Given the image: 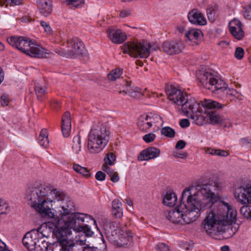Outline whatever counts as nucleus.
Masks as SVG:
<instances>
[{"label": "nucleus", "instance_id": "obj_63", "mask_svg": "<svg viewBox=\"0 0 251 251\" xmlns=\"http://www.w3.org/2000/svg\"><path fill=\"white\" fill-rule=\"evenodd\" d=\"M187 156V154L185 153H176L175 155V157L176 158H184Z\"/></svg>", "mask_w": 251, "mask_h": 251}, {"label": "nucleus", "instance_id": "obj_7", "mask_svg": "<svg viewBox=\"0 0 251 251\" xmlns=\"http://www.w3.org/2000/svg\"><path fill=\"white\" fill-rule=\"evenodd\" d=\"M165 91L170 100L181 106V110H201L200 103H198L195 98L188 96L187 93L173 86H167Z\"/></svg>", "mask_w": 251, "mask_h": 251}, {"label": "nucleus", "instance_id": "obj_16", "mask_svg": "<svg viewBox=\"0 0 251 251\" xmlns=\"http://www.w3.org/2000/svg\"><path fill=\"white\" fill-rule=\"evenodd\" d=\"M229 28L231 34L237 40H241L244 36L240 21L236 19L231 20L229 23Z\"/></svg>", "mask_w": 251, "mask_h": 251}, {"label": "nucleus", "instance_id": "obj_1", "mask_svg": "<svg viewBox=\"0 0 251 251\" xmlns=\"http://www.w3.org/2000/svg\"><path fill=\"white\" fill-rule=\"evenodd\" d=\"M210 184L198 185L185 189L180 198V208L184 212V224L195 221L201 212L210 208L217 201Z\"/></svg>", "mask_w": 251, "mask_h": 251}, {"label": "nucleus", "instance_id": "obj_22", "mask_svg": "<svg viewBox=\"0 0 251 251\" xmlns=\"http://www.w3.org/2000/svg\"><path fill=\"white\" fill-rule=\"evenodd\" d=\"M184 115L193 120V122L198 125L202 126L207 123L206 117L201 115L202 111H182Z\"/></svg>", "mask_w": 251, "mask_h": 251}, {"label": "nucleus", "instance_id": "obj_31", "mask_svg": "<svg viewBox=\"0 0 251 251\" xmlns=\"http://www.w3.org/2000/svg\"><path fill=\"white\" fill-rule=\"evenodd\" d=\"M176 201L177 197L173 192H167L163 199V203L169 207L173 206Z\"/></svg>", "mask_w": 251, "mask_h": 251}, {"label": "nucleus", "instance_id": "obj_43", "mask_svg": "<svg viewBox=\"0 0 251 251\" xmlns=\"http://www.w3.org/2000/svg\"><path fill=\"white\" fill-rule=\"evenodd\" d=\"M23 3V0H0V5L2 6L5 3L11 6L19 5Z\"/></svg>", "mask_w": 251, "mask_h": 251}, {"label": "nucleus", "instance_id": "obj_20", "mask_svg": "<svg viewBox=\"0 0 251 251\" xmlns=\"http://www.w3.org/2000/svg\"><path fill=\"white\" fill-rule=\"evenodd\" d=\"M183 212L184 211L183 209H180L179 205L175 209L168 212L167 218L173 223L183 225L184 224Z\"/></svg>", "mask_w": 251, "mask_h": 251}, {"label": "nucleus", "instance_id": "obj_46", "mask_svg": "<svg viewBox=\"0 0 251 251\" xmlns=\"http://www.w3.org/2000/svg\"><path fill=\"white\" fill-rule=\"evenodd\" d=\"M155 137L156 136L154 134L150 133L145 135L143 137V139L145 142L149 143L153 141Z\"/></svg>", "mask_w": 251, "mask_h": 251}, {"label": "nucleus", "instance_id": "obj_2", "mask_svg": "<svg viewBox=\"0 0 251 251\" xmlns=\"http://www.w3.org/2000/svg\"><path fill=\"white\" fill-rule=\"evenodd\" d=\"M54 216V215L52 217H50V221L36 229L39 240H43L44 237L48 238L50 236V232H53L55 235V233L58 230L61 229L66 230L67 228L71 230H73L75 232H81L87 237H91L94 234V232L88 225H83V223L86 219L93 221L94 224L99 229L96 221L88 214L76 213L71 215L68 219L65 221V226L62 225L61 220L55 219Z\"/></svg>", "mask_w": 251, "mask_h": 251}, {"label": "nucleus", "instance_id": "obj_24", "mask_svg": "<svg viewBox=\"0 0 251 251\" xmlns=\"http://www.w3.org/2000/svg\"><path fill=\"white\" fill-rule=\"evenodd\" d=\"M189 22L196 25H204L206 23V20L202 14L197 9H194L188 14Z\"/></svg>", "mask_w": 251, "mask_h": 251}, {"label": "nucleus", "instance_id": "obj_8", "mask_svg": "<svg viewBox=\"0 0 251 251\" xmlns=\"http://www.w3.org/2000/svg\"><path fill=\"white\" fill-rule=\"evenodd\" d=\"M159 48L157 45L151 46L147 42L126 43L123 46L124 52L128 53L134 57L147 58L151 51L156 50Z\"/></svg>", "mask_w": 251, "mask_h": 251}, {"label": "nucleus", "instance_id": "obj_11", "mask_svg": "<svg viewBox=\"0 0 251 251\" xmlns=\"http://www.w3.org/2000/svg\"><path fill=\"white\" fill-rule=\"evenodd\" d=\"M20 51L27 55L35 58H45L49 53L47 50L39 45L32 42L31 40L26 38V44L23 47H20Z\"/></svg>", "mask_w": 251, "mask_h": 251}, {"label": "nucleus", "instance_id": "obj_17", "mask_svg": "<svg viewBox=\"0 0 251 251\" xmlns=\"http://www.w3.org/2000/svg\"><path fill=\"white\" fill-rule=\"evenodd\" d=\"M66 234H72V230L69 229L64 230L61 229L58 230L55 233V236L57 240L56 242L57 251H71L68 245L63 247L62 243H65V238H66Z\"/></svg>", "mask_w": 251, "mask_h": 251}, {"label": "nucleus", "instance_id": "obj_41", "mask_svg": "<svg viewBox=\"0 0 251 251\" xmlns=\"http://www.w3.org/2000/svg\"><path fill=\"white\" fill-rule=\"evenodd\" d=\"M97 247H91L87 245L88 251H106V245L103 240Z\"/></svg>", "mask_w": 251, "mask_h": 251}, {"label": "nucleus", "instance_id": "obj_4", "mask_svg": "<svg viewBox=\"0 0 251 251\" xmlns=\"http://www.w3.org/2000/svg\"><path fill=\"white\" fill-rule=\"evenodd\" d=\"M220 211L216 214L210 211L203 221V228L208 234H216L222 230V226L231 225L236 221V210L227 203L223 201L220 206Z\"/></svg>", "mask_w": 251, "mask_h": 251}, {"label": "nucleus", "instance_id": "obj_35", "mask_svg": "<svg viewBox=\"0 0 251 251\" xmlns=\"http://www.w3.org/2000/svg\"><path fill=\"white\" fill-rule=\"evenodd\" d=\"M73 168L75 172L79 173L87 178H88L91 176V173L86 168L81 167V166L76 164L73 165Z\"/></svg>", "mask_w": 251, "mask_h": 251}, {"label": "nucleus", "instance_id": "obj_36", "mask_svg": "<svg viewBox=\"0 0 251 251\" xmlns=\"http://www.w3.org/2000/svg\"><path fill=\"white\" fill-rule=\"evenodd\" d=\"M72 149L75 154L78 153L81 150V139L79 135L75 136L73 140Z\"/></svg>", "mask_w": 251, "mask_h": 251}, {"label": "nucleus", "instance_id": "obj_64", "mask_svg": "<svg viewBox=\"0 0 251 251\" xmlns=\"http://www.w3.org/2000/svg\"><path fill=\"white\" fill-rule=\"evenodd\" d=\"M6 245L0 239V251H4L7 250V249H6Z\"/></svg>", "mask_w": 251, "mask_h": 251}, {"label": "nucleus", "instance_id": "obj_30", "mask_svg": "<svg viewBox=\"0 0 251 251\" xmlns=\"http://www.w3.org/2000/svg\"><path fill=\"white\" fill-rule=\"evenodd\" d=\"M122 203L118 199H115L112 203V212L115 217L120 218L123 216Z\"/></svg>", "mask_w": 251, "mask_h": 251}, {"label": "nucleus", "instance_id": "obj_29", "mask_svg": "<svg viewBox=\"0 0 251 251\" xmlns=\"http://www.w3.org/2000/svg\"><path fill=\"white\" fill-rule=\"evenodd\" d=\"M201 102L203 108L207 110L223 109L226 106L225 104L210 99H204L203 101H201Z\"/></svg>", "mask_w": 251, "mask_h": 251}, {"label": "nucleus", "instance_id": "obj_49", "mask_svg": "<svg viewBox=\"0 0 251 251\" xmlns=\"http://www.w3.org/2000/svg\"><path fill=\"white\" fill-rule=\"evenodd\" d=\"M244 16L247 19L251 20V5L244 8Z\"/></svg>", "mask_w": 251, "mask_h": 251}, {"label": "nucleus", "instance_id": "obj_45", "mask_svg": "<svg viewBox=\"0 0 251 251\" xmlns=\"http://www.w3.org/2000/svg\"><path fill=\"white\" fill-rule=\"evenodd\" d=\"M244 55V50L241 47H237L234 52L235 57L238 60H240L243 58Z\"/></svg>", "mask_w": 251, "mask_h": 251}, {"label": "nucleus", "instance_id": "obj_54", "mask_svg": "<svg viewBox=\"0 0 251 251\" xmlns=\"http://www.w3.org/2000/svg\"><path fill=\"white\" fill-rule=\"evenodd\" d=\"M143 96H147L151 99L159 97L158 94L157 93L155 92H149L147 91L144 92L143 94Z\"/></svg>", "mask_w": 251, "mask_h": 251}, {"label": "nucleus", "instance_id": "obj_61", "mask_svg": "<svg viewBox=\"0 0 251 251\" xmlns=\"http://www.w3.org/2000/svg\"><path fill=\"white\" fill-rule=\"evenodd\" d=\"M242 142L244 146L251 149V140L243 138L242 139Z\"/></svg>", "mask_w": 251, "mask_h": 251}, {"label": "nucleus", "instance_id": "obj_40", "mask_svg": "<svg viewBox=\"0 0 251 251\" xmlns=\"http://www.w3.org/2000/svg\"><path fill=\"white\" fill-rule=\"evenodd\" d=\"M34 88L38 99L41 100L42 97L46 94V88L42 87L39 84H37Z\"/></svg>", "mask_w": 251, "mask_h": 251}, {"label": "nucleus", "instance_id": "obj_47", "mask_svg": "<svg viewBox=\"0 0 251 251\" xmlns=\"http://www.w3.org/2000/svg\"><path fill=\"white\" fill-rule=\"evenodd\" d=\"M41 25L44 28L45 31L47 34H50L52 32V29L49 24L44 21H40Z\"/></svg>", "mask_w": 251, "mask_h": 251}, {"label": "nucleus", "instance_id": "obj_9", "mask_svg": "<svg viewBox=\"0 0 251 251\" xmlns=\"http://www.w3.org/2000/svg\"><path fill=\"white\" fill-rule=\"evenodd\" d=\"M234 196L238 202L244 206L240 209L241 214L247 219H251V185H242L235 188Z\"/></svg>", "mask_w": 251, "mask_h": 251}, {"label": "nucleus", "instance_id": "obj_62", "mask_svg": "<svg viewBox=\"0 0 251 251\" xmlns=\"http://www.w3.org/2000/svg\"><path fill=\"white\" fill-rule=\"evenodd\" d=\"M130 14V11L123 10H122L120 13V16L121 18H125L128 16Z\"/></svg>", "mask_w": 251, "mask_h": 251}, {"label": "nucleus", "instance_id": "obj_34", "mask_svg": "<svg viewBox=\"0 0 251 251\" xmlns=\"http://www.w3.org/2000/svg\"><path fill=\"white\" fill-rule=\"evenodd\" d=\"M205 114L207 115L210 120V123L213 125L219 124L222 123V118L218 114H215L213 111L207 112L205 111Z\"/></svg>", "mask_w": 251, "mask_h": 251}, {"label": "nucleus", "instance_id": "obj_13", "mask_svg": "<svg viewBox=\"0 0 251 251\" xmlns=\"http://www.w3.org/2000/svg\"><path fill=\"white\" fill-rule=\"evenodd\" d=\"M163 50L166 53L173 55L181 52L184 48L183 42L180 40L165 41L162 45Z\"/></svg>", "mask_w": 251, "mask_h": 251}, {"label": "nucleus", "instance_id": "obj_53", "mask_svg": "<svg viewBox=\"0 0 251 251\" xmlns=\"http://www.w3.org/2000/svg\"><path fill=\"white\" fill-rule=\"evenodd\" d=\"M110 177V180L114 183L117 182L120 180V177L119 176V174L116 172H113V173L111 174V175L109 176Z\"/></svg>", "mask_w": 251, "mask_h": 251}, {"label": "nucleus", "instance_id": "obj_23", "mask_svg": "<svg viewBox=\"0 0 251 251\" xmlns=\"http://www.w3.org/2000/svg\"><path fill=\"white\" fill-rule=\"evenodd\" d=\"M61 130L64 137L70 136L71 130V114L68 111H66L63 114L62 118Z\"/></svg>", "mask_w": 251, "mask_h": 251}, {"label": "nucleus", "instance_id": "obj_15", "mask_svg": "<svg viewBox=\"0 0 251 251\" xmlns=\"http://www.w3.org/2000/svg\"><path fill=\"white\" fill-rule=\"evenodd\" d=\"M107 32L109 39L113 43L120 44L126 39V33L120 29L110 27L107 30Z\"/></svg>", "mask_w": 251, "mask_h": 251}, {"label": "nucleus", "instance_id": "obj_12", "mask_svg": "<svg viewBox=\"0 0 251 251\" xmlns=\"http://www.w3.org/2000/svg\"><path fill=\"white\" fill-rule=\"evenodd\" d=\"M71 49L68 52L63 50H57L56 52L60 55L66 57H75L79 56H82L85 53V49L82 42L76 38H73L70 41Z\"/></svg>", "mask_w": 251, "mask_h": 251}, {"label": "nucleus", "instance_id": "obj_39", "mask_svg": "<svg viewBox=\"0 0 251 251\" xmlns=\"http://www.w3.org/2000/svg\"><path fill=\"white\" fill-rule=\"evenodd\" d=\"M161 134L167 137L174 138L175 136L176 132L174 129L170 126H165L161 129Z\"/></svg>", "mask_w": 251, "mask_h": 251}, {"label": "nucleus", "instance_id": "obj_26", "mask_svg": "<svg viewBox=\"0 0 251 251\" xmlns=\"http://www.w3.org/2000/svg\"><path fill=\"white\" fill-rule=\"evenodd\" d=\"M202 36V32L198 29H192L187 31L185 34L186 42L191 41L195 44L201 40Z\"/></svg>", "mask_w": 251, "mask_h": 251}, {"label": "nucleus", "instance_id": "obj_19", "mask_svg": "<svg viewBox=\"0 0 251 251\" xmlns=\"http://www.w3.org/2000/svg\"><path fill=\"white\" fill-rule=\"evenodd\" d=\"M160 154L159 149L155 147H150L142 151L138 157L140 161L149 160L157 157Z\"/></svg>", "mask_w": 251, "mask_h": 251}, {"label": "nucleus", "instance_id": "obj_33", "mask_svg": "<svg viewBox=\"0 0 251 251\" xmlns=\"http://www.w3.org/2000/svg\"><path fill=\"white\" fill-rule=\"evenodd\" d=\"M38 141L40 145L45 148H47L49 146V141L46 129L41 130L38 138Z\"/></svg>", "mask_w": 251, "mask_h": 251}, {"label": "nucleus", "instance_id": "obj_27", "mask_svg": "<svg viewBox=\"0 0 251 251\" xmlns=\"http://www.w3.org/2000/svg\"><path fill=\"white\" fill-rule=\"evenodd\" d=\"M124 85H126V88L122 91H120L119 93H123L125 95L128 94L131 97L136 99H140L142 97L143 94L141 92L140 88H136L133 90L130 87V82H125Z\"/></svg>", "mask_w": 251, "mask_h": 251}, {"label": "nucleus", "instance_id": "obj_5", "mask_svg": "<svg viewBox=\"0 0 251 251\" xmlns=\"http://www.w3.org/2000/svg\"><path fill=\"white\" fill-rule=\"evenodd\" d=\"M197 77L203 86L212 92L220 91L226 95H230L236 97L238 92L231 89H227V85L212 73L211 70H200L197 74Z\"/></svg>", "mask_w": 251, "mask_h": 251}, {"label": "nucleus", "instance_id": "obj_18", "mask_svg": "<svg viewBox=\"0 0 251 251\" xmlns=\"http://www.w3.org/2000/svg\"><path fill=\"white\" fill-rule=\"evenodd\" d=\"M119 233V241H117V244L120 247H128L133 244V233L128 230H120Z\"/></svg>", "mask_w": 251, "mask_h": 251}, {"label": "nucleus", "instance_id": "obj_42", "mask_svg": "<svg viewBox=\"0 0 251 251\" xmlns=\"http://www.w3.org/2000/svg\"><path fill=\"white\" fill-rule=\"evenodd\" d=\"M67 5L77 8L81 7L84 3V0H66Z\"/></svg>", "mask_w": 251, "mask_h": 251}, {"label": "nucleus", "instance_id": "obj_52", "mask_svg": "<svg viewBox=\"0 0 251 251\" xmlns=\"http://www.w3.org/2000/svg\"><path fill=\"white\" fill-rule=\"evenodd\" d=\"M105 177L106 175L105 173L100 171H98L95 175L96 179L99 181L104 180L105 178Z\"/></svg>", "mask_w": 251, "mask_h": 251}, {"label": "nucleus", "instance_id": "obj_50", "mask_svg": "<svg viewBox=\"0 0 251 251\" xmlns=\"http://www.w3.org/2000/svg\"><path fill=\"white\" fill-rule=\"evenodd\" d=\"M7 204L2 200L0 199V214L5 213Z\"/></svg>", "mask_w": 251, "mask_h": 251}, {"label": "nucleus", "instance_id": "obj_32", "mask_svg": "<svg viewBox=\"0 0 251 251\" xmlns=\"http://www.w3.org/2000/svg\"><path fill=\"white\" fill-rule=\"evenodd\" d=\"M145 116L144 115H141L138 120V126L140 130L143 132H146L148 131V129L151 127L152 126L151 122H149L148 121H145Z\"/></svg>", "mask_w": 251, "mask_h": 251}, {"label": "nucleus", "instance_id": "obj_44", "mask_svg": "<svg viewBox=\"0 0 251 251\" xmlns=\"http://www.w3.org/2000/svg\"><path fill=\"white\" fill-rule=\"evenodd\" d=\"M116 159V156L112 152H109L107 154L106 156L104 158V164L108 165H112L113 164L114 162Z\"/></svg>", "mask_w": 251, "mask_h": 251}, {"label": "nucleus", "instance_id": "obj_57", "mask_svg": "<svg viewBox=\"0 0 251 251\" xmlns=\"http://www.w3.org/2000/svg\"><path fill=\"white\" fill-rule=\"evenodd\" d=\"M180 126L182 128H186L190 126V122L187 119H183L180 121Z\"/></svg>", "mask_w": 251, "mask_h": 251}, {"label": "nucleus", "instance_id": "obj_6", "mask_svg": "<svg viewBox=\"0 0 251 251\" xmlns=\"http://www.w3.org/2000/svg\"><path fill=\"white\" fill-rule=\"evenodd\" d=\"M110 134L109 128L103 125L92 129L88 138V151L94 153L100 152L108 143Z\"/></svg>", "mask_w": 251, "mask_h": 251}, {"label": "nucleus", "instance_id": "obj_58", "mask_svg": "<svg viewBox=\"0 0 251 251\" xmlns=\"http://www.w3.org/2000/svg\"><path fill=\"white\" fill-rule=\"evenodd\" d=\"M216 155L219 156L226 157L228 155V153L226 151L217 149Z\"/></svg>", "mask_w": 251, "mask_h": 251}, {"label": "nucleus", "instance_id": "obj_28", "mask_svg": "<svg viewBox=\"0 0 251 251\" xmlns=\"http://www.w3.org/2000/svg\"><path fill=\"white\" fill-rule=\"evenodd\" d=\"M7 42L12 47L20 50V47L26 44V38L23 36H13L7 38Z\"/></svg>", "mask_w": 251, "mask_h": 251}, {"label": "nucleus", "instance_id": "obj_55", "mask_svg": "<svg viewBox=\"0 0 251 251\" xmlns=\"http://www.w3.org/2000/svg\"><path fill=\"white\" fill-rule=\"evenodd\" d=\"M186 144V143L185 141L180 140H179L176 143V144L175 147L176 149H179V150L183 149V148H185Z\"/></svg>", "mask_w": 251, "mask_h": 251}, {"label": "nucleus", "instance_id": "obj_56", "mask_svg": "<svg viewBox=\"0 0 251 251\" xmlns=\"http://www.w3.org/2000/svg\"><path fill=\"white\" fill-rule=\"evenodd\" d=\"M108 165L103 164L102 166L101 169L102 170L106 172L107 175L109 176L111 175L112 173L114 172L113 170H112L109 166Z\"/></svg>", "mask_w": 251, "mask_h": 251}, {"label": "nucleus", "instance_id": "obj_38", "mask_svg": "<svg viewBox=\"0 0 251 251\" xmlns=\"http://www.w3.org/2000/svg\"><path fill=\"white\" fill-rule=\"evenodd\" d=\"M122 74V70L117 68L112 70L107 75L108 79L110 80L113 81L119 78Z\"/></svg>", "mask_w": 251, "mask_h": 251}, {"label": "nucleus", "instance_id": "obj_48", "mask_svg": "<svg viewBox=\"0 0 251 251\" xmlns=\"http://www.w3.org/2000/svg\"><path fill=\"white\" fill-rule=\"evenodd\" d=\"M156 249L158 251H169V246L163 243H160L156 245Z\"/></svg>", "mask_w": 251, "mask_h": 251}, {"label": "nucleus", "instance_id": "obj_51", "mask_svg": "<svg viewBox=\"0 0 251 251\" xmlns=\"http://www.w3.org/2000/svg\"><path fill=\"white\" fill-rule=\"evenodd\" d=\"M9 98L7 95H2L0 97V102L2 106L8 105L9 103Z\"/></svg>", "mask_w": 251, "mask_h": 251}, {"label": "nucleus", "instance_id": "obj_37", "mask_svg": "<svg viewBox=\"0 0 251 251\" xmlns=\"http://www.w3.org/2000/svg\"><path fill=\"white\" fill-rule=\"evenodd\" d=\"M144 116L145 120L148 121L150 120V121L149 122H151V124L152 123H159L160 121L163 122L162 117L157 114L151 113L150 114L144 115Z\"/></svg>", "mask_w": 251, "mask_h": 251}, {"label": "nucleus", "instance_id": "obj_25", "mask_svg": "<svg viewBox=\"0 0 251 251\" xmlns=\"http://www.w3.org/2000/svg\"><path fill=\"white\" fill-rule=\"evenodd\" d=\"M71 234H66V238H65V243H62L63 247L68 245L71 251H88L87 245L85 246H82L83 241H80L79 242L74 243V241L69 239V236Z\"/></svg>", "mask_w": 251, "mask_h": 251}, {"label": "nucleus", "instance_id": "obj_10", "mask_svg": "<svg viewBox=\"0 0 251 251\" xmlns=\"http://www.w3.org/2000/svg\"><path fill=\"white\" fill-rule=\"evenodd\" d=\"M54 199V201L53 202L57 201L60 203V206L62 210L59 211L62 221L60 220L62 224L63 223V226H65V221L67 220L71 215L78 213L73 212L75 210V204L65 192L57 190Z\"/></svg>", "mask_w": 251, "mask_h": 251}, {"label": "nucleus", "instance_id": "obj_3", "mask_svg": "<svg viewBox=\"0 0 251 251\" xmlns=\"http://www.w3.org/2000/svg\"><path fill=\"white\" fill-rule=\"evenodd\" d=\"M57 189L51 186L39 184L29 187L26 197L31 206L43 217H52L54 214L51 211L54 197Z\"/></svg>", "mask_w": 251, "mask_h": 251}, {"label": "nucleus", "instance_id": "obj_21", "mask_svg": "<svg viewBox=\"0 0 251 251\" xmlns=\"http://www.w3.org/2000/svg\"><path fill=\"white\" fill-rule=\"evenodd\" d=\"M36 4L41 15L49 16L52 11V0H36Z\"/></svg>", "mask_w": 251, "mask_h": 251}, {"label": "nucleus", "instance_id": "obj_60", "mask_svg": "<svg viewBox=\"0 0 251 251\" xmlns=\"http://www.w3.org/2000/svg\"><path fill=\"white\" fill-rule=\"evenodd\" d=\"M217 149L206 148L205 149V152L211 155H216Z\"/></svg>", "mask_w": 251, "mask_h": 251}, {"label": "nucleus", "instance_id": "obj_59", "mask_svg": "<svg viewBox=\"0 0 251 251\" xmlns=\"http://www.w3.org/2000/svg\"><path fill=\"white\" fill-rule=\"evenodd\" d=\"M51 106L52 108L56 109L62 108V107L61 106V103H60V102L58 101H56V100H54L51 103Z\"/></svg>", "mask_w": 251, "mask_h": 251}, {"label": "nucleus", "instance_id": "obj_14", "mask_svg": "<svg viewBox=\"0 0 251 251\" xmlns=\"http://www.w3.org/2000/svg\"><path fill=\"white\" fill-rule=\"evenodd\" d=\"M22 242L24 246L28 250L34 251L35 250L37 243H39L40 242L36 229H32L27 232L23 237Z\"/></svg>", "mask_w": 251, "mask_h": 251}]
</instances>
